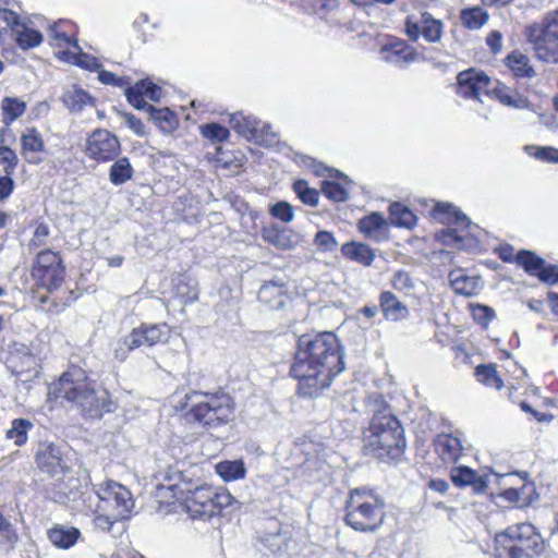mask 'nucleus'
<instances>
[{"label": "nucleus", "instance_id": "f257e3e1", "mask_svg": "<svg viewBox=\"0 0 558 558\" xmlns=\"http://www.w3.org/2000/svg\"><path fill=\"white\" fill-rule=\"evenodd\" d=\"M344 352L333 332L302 335L291 366V376L298 379V393L313 398L328 388L345 365Z\"/></svg>", "mask_w": 558, "mask_h": 558}, {"label": "nucleus", "instance_id": "f03ea898", "mask_svg": "<svg viewBox=\"0 0 558 558\" xmlns=\"http://www.w3.org/2000/svg\"><path fill=\"white\" fill-rule=\"evenodd\" d=\"M163 490L171 492L173 498L182 500L193 518H211L235 502L233 496L225 488L209 485L194 487L191 480L180 470H170L166 473L165 483L159 487L160 496L166 497Z\"/></svg>", "mask_w": 558, "mask_h": 558}, {"label": "nucleus", "instance_id": "7ed1b4c3", "mask_svg": "<svg viewBox=\"0 0 558 558\" xmlns=\"http://www.w3.org/2000/svg\"><path fill=\"white\" fill-rule=\"evenodd\" d=\"M57 397L77 408L84 415L101 417L104 413L112 412L116 404L105 390H97L94 380L77 366L64 372L56 387Z\"/></svg>", "mask_w": 558, "mask_h": 558}, {"label": "nucleus", "instance_id": "20e7f679", "mask_svg": "<svg viewBox=\"0 0 558 558\" xmlns=\"http://www.w3.org/2000/svg\"><path fill=\"white\" fill-rule=\"evenodd\" d=\"M364 442L368 454L380 460L395 458L405 447L403 428L391 414H376L371 421Z\"/></svg>", "mask_w": 558, "mask_h": 558}, {"label": "nucleus", "instance_id": "39448f33", "mask_svg": "<svg viewBox=\"0 0 558 558\" xmlns=\"http://www.w3.org/2000/svg\"><path fill=\"white\" fill-rule=\"evenodd\" d=\"M385 502L371 489L354 488L347 500V525L354 531L371 533L377 531L384 523Z\"/></svg>", "mask_w": 558, "mask_h": 558}, {"label": "nucleus", "instance_id": "423d86ee", "mask_svg": "<svg viewBox=\"0 0 558 558\" xmlns=\"http://www.w3.org/2000/svg\"><path fill=\"white\" fill-rule=\"evenodd\" d=\"M499 547L495 558H537L545 549V541L531 523L508 526L496 536Z\"/></svg>", "mask_w": 558, "mask_h": 558}, {"label": "nucleus", "instance_id": "0eeeda50", "mask_svg": "<svg viewBox=\"0 0 558 558\" xmlns=\"http://www.w3.org/2000/svg\"><path fill=\"white\" fill-rule=\"evenodd\" d=\"M434 218L448 227L436 232V240L444 245L463 250L471 243L470 219L457 207L438 203L433 211Z\"/></svg>", "mask_w": 558, "mask_h": 558}, {"label": "nucleus", "instance_id": "6e6552de", "mask_svg": "<svg viewBox=\"0 0 558 558\" xmlns=\"http://www.w3.org/2000/svg\"><path fill=\"white\" fill-rule=\"evenodd\" d=\"M524 35L537 59L558 63V10L546 13L539 23L526 26Z\"/></svg>", "mask_w": 558, "mask_h": 558}, {"label": "nucleus", "instance_id": "1a4fd4ad", "mask_svg": "<svg viewBox=\"0 0 558 558\" xmlns=\"http://www.w3.org/2000/svg\"><path fill=\"white\" fill-rule=\"evenodd\" d=\"M90 511H113L116 518H128L134 507L131 492L114 481H106L95 486L88 496Z\"/></svg>", "mask_w": 558, "mask_h": 558}, {"label": "nucleus", "instance_id": "9d476101", "mask_svg": "<svg viewBox=\"0 0 558 558\" xmlns=\"http://www.w3.org/2000/svg\"><path fill=\"white\" fill-rule=\"evenodd\" d=\"M197 392L191 396L185 395L186 399L197 397ZM203 399L193 404L190 410L191 417L204 426H217L231 420L234 412V403L229 395L226 393H201Z\"/></svg>", "mask_w": 558, "mask_h": 558}, {"label": "nucleus", "instance_id": "9b49d317", "mask_svg": "<svg viewBox=\"0 0 558 558\" xmlns=\"http://www.w3.org/2000/svg\"><path fill=\"white\" fill-rule=\"evenodd\" d=\"M169 337L170 328L167 324H142L118 341L114 357L124 361L129 352L142 345L153 347L166 342Z\"/></svg>", "mask_w": 558, "mask_h": 558}, {"label": "nucleus", "instance_id": "f8f14e48", "mask_svg": "<svg viewBox=\"0 0 558 558\" xmlns=\"http://www.w3.org/2000/svg\"><path fill=\"white\" fill-rule=\"evenodd\" d=\"M32 276L40 287L47 290L59 288L64 278V267L59 254L50 250L38 253Z\"/></svg>", "mask_w": 558, "mask_h": 558}, {"label": "nucleus", "instance_id": "ddd939ff", "mask_svg": "<svg viewBox=\"0 0 558 558\" xmlns=\"http://www.w3.org/2000/svg\"><path fill=\"white\" fill-rule=\"evenodd\" d=\"M492 80L482 70L470 68L457 75L456 93L465 100L483 104L482 96H489Z\"/></svg>", "mask_w": 558, "mask_h": 558}, {"label": "nucleus", "instance_id": "4468645a", "mask_svg": "<svg viewBox=\"0 0 558 558\" xmlns=\"http://www.w3.org/2000/svg\"><path fill=\"white\" fill-rule=\"evenodd\" d=\"M120 151L119 138L108 130L97 129L86 140V156L98 162L113 160Z\"/></svg>", "mask_w": 558, "mask_h": 558}, {"label": "nucleus", "instance_id": "2eb2a0df", "mask_svg": "<svg viewBox=\"0 0 558 558\" xmlns=\"http://www.w3.org/2000/svg\"><path fill=\"white\" fill-rule=\"evenodd\" d=\"M496 477L500 487L499 496L501 498L520 507L531 504L534 486L532 483H527L520 473L496 474Z\"/></svg>", "mask_w": 558, "mask_h": 558}, {"label": "nucleus", "instance_id": "dca6fc26", "mask_svg": "<svg viewBox=\"0 0 558 558\" xmlns=\"http://www.w3.org/2000/svg\"><path fill=\"white\" fill-rule=\"evenodd\" d=\"M444 27V23L428 12L421 13L418 17L409 16L404 23L405 35L411 40L416 41L423 37L429 44L441 40Z\"/></svg>", "mask_w": 558, "mask_h": 558}, {"label": "nucleus", "instance_id": "f3484780", "mask_svg": "<svg viewBox=\"0 0 558 558\" xmlns=\"http://www.w3.org/2000/svg\"><path fill=\"white\" fill-rule=\"evenodd\" d=\"M380 58L396 68H404L411 63L425 60L424 56L402 39H396L384 45L380 48Z\"/></svg>", "mask_w": 558, "mask_h": 558}, {"label": "nucleus", "instance_id": "a211bd4d", "mask_svg": "<svg viewBox=\"0 0 558 558\" xmlns=\"http://www.w3.org/2000/svg\"><path fill=\"white\" fill-rule=\"evenodd\" d=\"M36 464L43 472L53 477L65 472L61 451L53 444L40 445L36 454Z\"/></svg>", "mask_w": 558, "mask_h": 558}, {"label": "nucleus", "instance_id": "6ab92c4d", "mask_svg": "<svg viewBox=\"0 0 558 558\" xmlns=\"http://www.w3.org/2000/svg\"><path fill=\"white\" fill-rule=\"evenodd\" d=\"M161 95V88L148 80H143L125 90L128 101L138 110L146 108L147 100L159 101Z\"/></svg>", "mask_w": 558, "mask_h": 558}, {"label": "nucleus", "instance_id": "aec40b11", "mask_svg": "<svg viewBox=\"0 0 558 558\" xmlns=\"http://www.w3.org/2000/svg\"><path fill=\"white\" fill-rule=\"evenodd\" d=\"M288 299V287L282 279L266 281L258 291V300L271 310L283 307Z\"/></svg>", "mask_w": 558, "mask_h": 558}, {"label": "nucleus", "instance_id": "412c9836", "mask_svg": "<svg viewBox=\"0 0 558 558\" xmlns=\"http://www.w3.org/2000/svg\"><path fill=\"white\" fill-rule=\"evenodd\" d=\"M262 236L267 243L284 251L294 250L302 242V236L298 232L288 228L280 229L276 226L264 228Z\"/></svg>", "mask_w": 558, "mask_h": 558}, {"label": "nucleus", "instance_id": "4be33fe9", "mask_svg": "<svg viewBox=\"0 0 558 558\" xmlns=\"http://www.w3.org/2000/svg\"><path fill=\"white\" fill-rule=\"evenodd\" d=\"M436 453L446 462H456L462 454L463 446L458 437L440 434L434 441Z\"/></svg>", "mask_w": 558, "mask_h": 558}, {"label": "nucleus", "instance_id": "5701e85b", "mask_svg": "<svg viewBox=\"0 0 558 558\" xmlns=\"http://www.w3.org/2000/svg\"><path fill=\"white\" fill-rule=\"evenodd\" d=\"M450 478L456 486H472L477 494L484 493L487 487V481L468 466L452 468Z\"/></svg>", "mask_w": 558, "mask_h": 558}, {"label": "nucleus", "instance_id": "b1692460", "mask_svg": "<svg viewBox=\"0 0 558 558\" xmlns=\"http://www.w3.org/2000/svg\"><path fill=\"white\" fill-rule=\"evenodd\" d=\"M379 305L387 320L400 322L409 316L408 307L390 291L380 294Z\"/></svg>", "mask_w": 558, "mask_h": 558}, {"label": "nucleus", "instance_id": "393cba45", "mask_svg": "<svg viewBox=\"0 0 558 558\" xmlns=\"http://www.w3.org/2000/svg\"><path fill=\"white\" fill-rule=\"evenodd\" d=\"M62 102L72 113H80L86 107L95 106V99L86 90L76 85L64 90Z\"/></svg>", "mask_w": 558, "mask_h": 558}, {"label": "nucleus", "instance_id": "a878e982", "mask_svg": "<svg viewBox=\"0 0 558 558\" xmlns=\"http://www.w3.org/2000/svg\"><path fill=\"white\" fill-rule=\"evenodd\" d=\"M26 110V102L17 97H5L1 101V116L4 128L0 130V136L10 132V125L22 117Z\"/></svg>", "mask_w": 558, "mask_h": 558}, {"label": "nucleus", "instance_id": "bb28decb", "mask_svg": "<svg viewBox=\"0 0 558 558\" xmlns=\"http://www.w3.org/2000/svg\"><path fill=\"white\" fill-rule=\"evenodd\" d=\"M341 253L348 259L359 263L365 267L372 265L376 253L367 244L360 242H347L341 246Z\"/></svg>", "mask_w": 558, "mask_h": 558}, {"label": "nucleus", "instance_id": "cd10ccee", "mask_svg": "<svg viewBox=\"0 0 558 558\" xmlns=\"http://www.w3.org/2000/svg\"><path fill=\"white\" fill-rule=\"evenodd\" d=\"M81 535L78 529L56 524L48 531L49 541L60 549H69L74 546Z\"/></svg>", "mask_w": 558, "mask_h": 558}, {"label": "nucleus", "instance_id": "c85d7f7f", "mask_svg": "<svg viewBox=\"0 0 558 558\" xmlns=\"http://www.w3.org/2000/svg\"><path fill=\"white\" fill-rule=\"evenodd\" d=\"M229 123L239 135L251 141L260 120L253 114L238 111L229 114Z\"/></svg>", "mask_w": 558, "mask_h": 558}, {"label": "nucleus", "instance_id": "c756f323", "mask_svg": "<svg viewBox=\"0 0 558 558\" xmlns=\"http://www.w3.org/2000/svg\"><path fill=\"white\" fill-rule=\"evenodd\" d=\"M490 95L507 107L515 109H525L530 107V101L526 97L499 82L493 87Z\"/></svg>", "mask_w": 558, "mask_h": 558}, {"label": "nucleus", "instance_id": "7c9ffc66", "mask_svg": "<svg viewBox=\"0 0 558 558\" xmlns=\"http://www.w3.org/2000/svg\"><path fill=\"white\" fill-rule=\"evenodd\" d=\"M33 428L34 423L31 420L23 417L14 418L5 432V439L14 444L16 447H22L27 442L28 433Z\"/></svg>", "mask_w": 558, "mask_h": 558}, {"label": "nucleus", "instance_id": "2f4dec72", "mask_svg": "<svg viewBox=\"0 0 558 558\" xmlns=\"http://www.w3.org/2000/svg\"><path fill=\"white\" fill-rule=\"evenodd\" d=\"M56 54L60 60L87 70H94L99 66L97 59L82 52L77 43L73 44V50H59Z\"/></svg>", "mask_w": 558, "mask_h": 558}, {"label": "nucleus", "instance_id": "473e14b6", "mask_svg": "<svg viewBox=\"0 0 558 558\" xmlns=\"http://www.w3.org/2000/svg\"><path fill=\"white\" fill-rule=\"evenodd\" d=\"M449 280L452 289L458 294L471 296L478 290V278L466 276L462 270L451 271L449 274Z\"/></svg>", "mask_w": 558, "mask_h": 558}, {"label": "nucleus", "instance_id": "72a5a7b5", "mask_svg": "<svg viewBox=\"0 0 558 558\" xmlns=\"http://www.w3.org/2000/svg\"><path fill=\"white\" fill-rule=\"evenodd\" d=\"M151 120L165 134L172 133L179 125L177 114L168 108H155L147 106Z\"/></svg>", "mask_w": 558, "mask_h": 558}, {"label": "nucleus", "instance_id": "f704fd0d", "mask_svg": "<svg viewBox=\"0 0 558 558\" xmlns=\"http://www.w3.org/2000/svg\"><path fill=\"white\" fill-rule=\"evenodd\" d=\"M386 227V219L379 213H373L359 221V230L367 238L378 240Z\"/></svg>", "mask_w": 558, "mask_h": 558}, {"label": "nucleus", "instance_id": "c9c22d12", "mask_svg": "<svg viewBox=\"0 0 558 558\" xmlns=\"http://www.w3.org/2000/svg\"><path fill=\"white\" fill-rule=\"evenodd\" d=\"M15 34V40L19 47L23 50L35 48L43 41V35L40 32L21 24L13 32Z\"/></svg>", "mask_w": 558, "mask_h": 558}, {"label": "nucleus", "instance_id": "e433bc0d", "mask_svg": "<svg viewBox=\"0 0 558 558\" xmlns=\"http://www.w3.org/2000/svg\"><path fill=\"white\" fill-rule=\"evenodd\" d=\"M22 155L41 153L45 150V142L41 133L35 128H28L21 136Z\"/></svg>", "mask_w": 558, "mask_h": 558}, {"label": "nucleus", "instance_id": "4c0bfd02", "mask_svg": "<svg viewBox=\"0 0 558 558\" xmlns=\"http://www.w3.org/2000/svg\"><path fill=\"white\" fill-rule=\"evenodd\" d=\"M506 62L517 77H532L535 75L534 69L530 65L529 58L521 52L514 51L510 53Z\"/></svg>", "mask_w": 558, "mask_h": 558}, {"label": "nucleus", "instance_id": "58836bf2", "mask_svg": "<svg viewBox=\"0 0 558 558\" xmlns=\"http://www.w3.org/2000/svg\"><path fill=\"white\" fill-rule=\"evenodd\" d=\"M217 474L225 481H236L245 477L246 470L243 461H221L216 465Z\"/></svg>", "mask_w": 558, "mask_h": 558}, {"label": "nucleus", "instance_id": "ea45409f", "mask_svg": "<svg viewBox=\"0 0 558 558\" xmlns=\"http://www.w3.org/2000/svg\"><path fill=\"white\" fill-rule=\"evenodd\" d=\"M10 363L13 371L19 375L24 373L37 374L38 359L27 349L21 355H12Z\"/></svg>", "mask_w": 558, "mask_h": 558}, {"label": "nucleus", "instance_id": "a19ab883", "mask_svg": "<svg viewBox=\"0 0 558 558\" xmlns=\"http://www.w3.org/2000/svg\"><path fill=\"white\" fill-rule=\"evenodd\" d=\"M133 167L129 158L122 157L117 159L110 167L109 179L114 185H121L133 177Z\"/></svg>", "mask_w": 558, "mask_h": 558}, {"label": "nucleus", "instance_id": "79ce46f5", "mask_svg": "<svg viewBox=\"0 0 558 558\" xmlns=\"http://www.w3.org/2000/svg\"><path fill=\"white\" fill-rule=\"evenodd\" d=\"M488 13L480 7L468 8L461 11V22L469 29H480L488 21Z\"/></svg>", "mask_w": 558, "mask_h": 558}, {"label": "nucleus", "instance_id": "37998d69", "mask_svg": "<svg viewBox=\"0 0 558 558\" xmlns=\"http://www.w3.org/2000/svg\"><path fill=\"white\" fill-rule=\"evenodd\" d=\"M288 533L281 532L280 530L265 534L260 538V543L270 554H281L288 549L289 545Z\"/></svg>", "mask_w": 558, "mask_h": 558}, {"label": "nucleus", "instance_id": "c03bdc74", "mask_svg": "<svg viewBox=\"0 0 558 558\" xmlns=\"http://www.w3.org/2000/svg\"><path fill=\"white\" fill-rule=\"evenodd\" d=\"M390 216L393 225L412 229L416 226L415 215L405 206L400 203H395L390 206Z\"/></svg>", "mask_w": 558, "mask_h": 558}, {"label": "nucleus", "instance_id": "a18cd8bd", "mask_svg": "<svg viewBox=\"0 0 558 558\" xmlns=\"http://www.w3.org/2000/svg\"><path fill=\"white\" fill-rule=\"evenodd\" d=\"M475 376L477 380L488 387H493L497 390L504 386L502 379L499 377L495 365H480L475 369Z\"/></svg>", "mask_w": 558, "mask_h": 558}, {"label": "nucleus", "instance_id": "49530a36", "mask_svg": "<svg viewBox=\"0 0 558 558\" xmlns=\"http://www.w3.org/2000/svg\"><path fill=\"white\" fill-rule=\"evenodd\" d=\"M293 191L305 205L316 207L319 203V193L308 185L305 180H298L293 183Z\"/></svg>", "mask_w": 558, "mask_h": 558}, {"label": "nucleus", "instance_id": "de8ad7c7", "mask_svg": "<svg viewBox=\"0 0 558 558\" xmlns=\"http://www.w3.org/2000/svg\"><path fill=\"white\" fill-rule=\"evenodd\" d=\"M202 136L211 143H223L230 136V131L219 123H206L199 126Z\"/></svg>", "mask_w": 558, "mask_h": 558}, {"label": "nucleus", "instance_id": "09e8293b", "mask_svg": "<svg viewBox=\"0 0 558 558\" xmlns=\"http://www.w3.org/2000/svg\"><path fill=\"white\" fill-rule=\"evenodd\" d=\"M278 141V134L272 130L271 124L262 120L251 140V142L266 147L275 145Z\"/></svg>", "mask_w": 558, "mask_h": 558}, {"label": "nucleus", "instance_id": "8fccbe9b", "mask_svg": "<svg viewBox=\"0 0 558 558\" xmlns=\"http://www.w3.org/2000/svg\"><path fill=\"white\" fill-rule=\"evenodd\" d=\"M515 262L532 276H536L544 264V259L531 251H520L517 254Z\"/></svg>", "mask_w": 558, "mask_h": 558}, {"label": "nucleus", "instance_id": "3c124183", "mask_svg": "<svg viewBox=\"0 0 558 558\" xmlns=\"http://www.w3.org/2000/svg\"><path fill=\"white\" fill-rule=\"evenodd\" d=\"M61 23H54L50 27V45L60 49L64 48L63 50H73V44L76 40H72L64 32L58 29Z\"/></svg>", "mask_w": 558, "mask_h": 558}, {"label": "nucleus", "instance_id": "603ef678", "mask_svg": "<svg viewBox=\"0 0 558 558\" xmlns=\"http://www.w3.org/2000/svg\"><path fill=\"white\" fill-rule=\"evenodd\" d=\"M322 192L327 198L333 202H344L349 197L347 189L331 181H324L322 183Z\"/></svg>", "mask_w": 558, "mask_h": 558}, {"label": "nucleus", "instance_id": "864d4df0", "mask_svg": "<svg viewBox=\"0 0 558 558\" xmlns=\"http://www.w3.org/2000/svg\"><path fill=\"white\" fill-rule=\"evenodd\" d=\"M269 213L272 217L281 220L284 223H289L294 219L293 206L286 201H279L271 205Z\"/></svg>", "mask_w": 558, "mask_h": 558}, {"label": "nucleus", "instance_id": "5fc2aeb1", "mask_svg": "<svg viewBox=\"0 0 558 558\" xmlns=\"http://www.w3.org/2000/svg\"><path fill=\"white\" fill-rule=\"evenodd\" d=\"M391 286L395 290L407 295L411 294L414 290V282L410 275L404 270H399L393 275Z\"/></svg>", "mask_w": 558, "mask_h": 558}, {"label": "nucleus", "instance_id": "6e6d98bb", "mask_svg": "<svg viewBox=\"0 0 558 558\" xmlns=\"http://www.w3.org/2000/svg\"><path fill=\"white\" fill-rule=\"evenodd\" d=\"M175 293L183 304L196 301L198 295L196 288L190 282H186L185 278L178 279V283H175Z\"/></svg>", "mask_w": 558, "mask_h": 558}, {"label": "nucleus", "instance_id": "4d7b16f0", "mask_svg": "<svg viewBox=\"0 0 558 558\" xmlns=\"http://www.w3.org/2000/svg\"><path fill=\"white\" fill-rule=\"evenodd\" d=\"M314 244L323 252H332L338 246L335 235L329 231H318L314 238Z\"/></svg>", "mask_w": 558, "mask_h": 558}, {"label": "nucleus", "instance_id": "13d9d810", "mask_svg": "<svg viewBox=\"0 0 558 558\" xmlns=\"http://www.w3.org/2000/svg\"><path fill=\"white\" fill-rule=\"evenodd\" d=\"M17 156L13 149L8 146L0 147V162L3 163V172L12 174L17 165Z\"/></svg>", "mask_w": 558, "mask_h": 558}, {"label": "nucleus", "instance_id": "bf43d9fd", "mask_svg": "<svg viewBox=\"0 0 558 558\" xmlns=\"http://www.w3.org/2000/svg\"><path fill=\"white\" fill-rule=\"evenodd\" d=\"M96 512L99 514L96 515L94 519L95 526L102 531H109L114 521L123 519V518H116L113 515V511H111L110 509L107 511H96Z\"/></svg>", "mask_w": 558, "mask_h": 558}, {"label": "nucleus", "instance_id": "052dcab7", "mask_svg": "<svg viewBox=\"0 0 558 558\" xmlns=\"http://www.w3.org/2000/svg\"><path fill=\"white\" fill-rule=\"evenodd\" d=\"M536 277L547 284H555L558 282V266L555 265H546L545 263L542 265L538 270Z\"/></svg>", "mask_w": 558, "mask_h": 558}, {"label": "nucleus", "instance_id": "680f3d73", "mask_svg": "<svg viewBox=\"0 0 558 558\" xmlns=\"http://www.w3.org/2000/svg\"><path fill=\"white\" fill-rule=\"evenodd\" d=\"M0 20H2L9 27H11L13 32L17 26L22 24L17 13L9 8L0 7Z\"/></svg>", "mask_w": 558, "mask_h": 558}, {"label": "nucleus", "instance_id": "e2e57ef3", "mask_svg": "<svg viewBox=\"0 0 558 558\" xmlns=\"http://www.w3.org/2000/svg\"><path fill=\"white\" fill-rule=\"evenodd\" d=\"M475 319L483 324H487L496 316L495 311L486 305H476L473 310Z\"/></svg>", "mask_w": 558, "mask_h": 558}, {"label": "nucleus", "instance_id": "0e129e2a", "mask_svg": "<svg viewBox=\"0 0 558 558\" xmlns=\"http://www.w3.org/2000/svg\"><path fill=\"white\" fill-rule=\"evenodd\" d=\"M49 236V228L45 223H39L35 231L34 235L31 240L32 246H41L46 243L47 238Z\"/></svg>", "mask_w": 558, "mask_h": 558}, {"label": "nucleus", "instance_id": "69168bd1", "mask_svg": "<svg viewBox=\"0 0 558 558\" xmlns=\"http://www.w3.org/2000/svg\"><path fill=\"white\" fill-rule=\"evenodd\" d=\"M124 122L126 126L132 130L135 134L142 136L145 134V125L134 114L128 113L124 116Z\"/></svg>", "mask_w": 558, "mask_h": 558}, {"label": "nucleus", "instance_id": "338daca9", "mask_svg": "<svg viewBox=\"0 0 558 558\" xmlns=\"http://www.w3.org/2000/svg\"><path fill=\"white\" fill-rule=\"evenodd\" d=\"M535 156L544 161L558 162V149L554 147H541Z\"/></svg>", "mask_w": 558, "mask_h": 558}, {"label": "nucleus", "instance_id": "774afa93", "mask_svg": "<svg viewBox=\"0 0 558 558\" xmlns=\"http://www.w3.org/2000/svg\"><path fill=\"white\" fill-rule=\"evenodd\" d=\"M11 174H5L0 177V201L8 198L14 189V182L10 177Z\"/></svg>", "mask_w": 558, "mask_h": 558}]
</instances>
